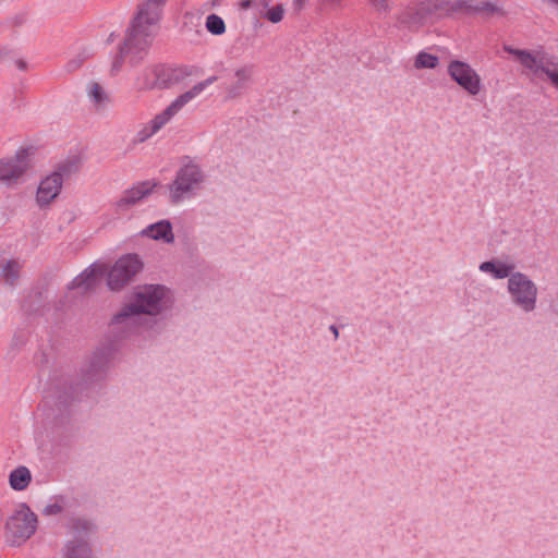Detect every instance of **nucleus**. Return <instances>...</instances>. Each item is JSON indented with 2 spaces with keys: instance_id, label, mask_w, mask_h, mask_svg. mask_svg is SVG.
I'll return each instance as SVG.
<instances>
[{
  "instance_id": "20",
  "label": "nucleus",
  "mask_w": 558,
  "mask_h": 558,
  "mask_svg": "<svg viewBox=\"0 0 558 558\" xmlns=\"http://www.w3.org/2000/svg\"><path fill=\"white\" fill-rule=\"evenodd\" d=\"M439 64V58L427 51H420L413 60L416 70H434Z\"/></svg>"
},
{
  "instance_id": "24",
  "label": "nucleus",
  "mask_w": 558,
  "mask_h": 558,
  "mask_svg": "<svg viewBox=\"0 0 558 558\" xmlns=\"http://www.w3.org/2000/svg\"><path fill=\"white\" fill-rule=\"evenodd\" d=\"M270 2H271V0H257V7H258L259 11L270 9L271 8Z\"/></svg>"
},
{
  "instance_id": "14",
  "label": "nucleus",
  "mask_w": 558,
  "mask_h": 558,
  "mask_svg": "<svg viewBox=\"0 0 558 558\" xmlns=\"http://www.w3.org/2000/svg\"><path fill=\"white\" fill-rule=\"evenodd\" d=\"M86 96L92 109L97 113H105L111 107L112 100L108 90L98 82L87 84Z\"/></svg>"
},
{
  "instance_id": "1",
  "label": "nucleus",
  "mask_w": 558,
  "mask_h": 558,
  "mask_svg": "<svg viewBox=\"0 0 558 558\" xmlns=\"http://www.w3.org/2000/svg\"><path fill=\"white\" fill-rule=\"evenodd\" d=\"M167 0H145L137 8L118 51L111 57L110 71L117 74L124 66L134 68L147 56L158 32Z\"/></svg>"
},
{
  "instance_id": "25",
  "label": "nucleus",
  "mask_w": 558,
  "mask_h": 558,
  "mask_svg": "<svg viewBox=\"0 0 558 558\" xmlns=\"http://www.w3.org/2000/svg\"><path fill=\"white\" fill-rule=\"evenodd\" d=\"M59 511H60V507L58 505H51V506H47L45 508V513H48V514L57 513Z\"/></svg>"
},
{
  "instance_id": "12",
  "label": "nucleus",
  "mask_w": 558,
  "mask_h": 558,
  "mask_svg": "<svg viewBox=\"0 0 558 558\" xmlns=\"http://www.w3.org/2000/svg\"><path fill=\"white\" fill-rule=\"evenodd\" d=\"M158 186L159 183L157 181L147 180L140 182L131 189L124 191L112 205L116 215H125L133 206L148 197Z\"/></svg>"
},
{
  "instance_id": "13",
  "label": "nucleus",
  "mask_w": 558,
  "mask_h": 558,
  "mask_svg": "<svg viewBox=\"0 0 558 558\" xmlns=\"http://www.w3.org/2000/svg\"><path fill=\"white\" fill-rule=\"evenodd\" d=\"M102 274V265L92 264L77 275L68 287L70 290H77L78 293L92 291L100 283Z\"/></svg>"
},
{
  "instance_id": "8",
  "label": "nucleus",
  "mask_w": 558,
  "mask_h": 558,
  "mask_svg": "<svg viewBox=\"0 0 558 558\" xmlns=\"http://www.w3.org/2000/svg\"><path fill=\"white\" fill-rule=\"evenodd\" d=\"M37 529V517L26 504H20L5 524V537L13 545L27 541Z\"/></svg>"
},
{
  "instance_id": "2",
  "label": "nucleus",
  "mask_w": 558,
  "mask_h": 558,
  "mask_svg": "<svg viewBox=\"0 0 558 558\" xmlns=\"http://www.w3.org/2000/svg\"><path fill=\"white\" fill-rule=\"evenodd\" d=\"M478 270L494 280H504L508 303L521 314H532L538 307L539 287L537 282L524 271L517 270L513 260L493 258L482 262Z\"/></svg>"
},
{
  "instance_id": "23",
  "label": "nucleus",
  "mask_w": 558,
  "mask_h": 558,
  "mask_svg": "<svg viewBox=\"0 0 558 558\" xmlns=\"http://www.w3.org/2000/svg\"><path fill=\"white\" fill-rule=\"evenodd\" d=\"M372 8L377 12H387L389 9L388 0H369Z\"/></svg>"
},
{
  "instance_id": "17",
  "label": "nucleus",
  "mask_w": 558,
  "mask_h": 558,
  "mask_svg": "<svg viewBox=\"0 0 558 558\" xmlns=\"http://www.w3.org/2000/svg\"><path fill=\"white\" fill-rule=\"evenodd\" d=\"M63 558H93L92 548L86 537H74L65 545Z\"/></svg>"
},
{
  "instance_id": "22",
  "label": "nucleus",
  "mask_w": 558,
  "mask_h": 558,
  "mask_svg": "<svg viewBox=\"0 0 558 558\" xmlns=\"http://www.w3.org/2000/svg\"><path fill=\"white\" fill-rule=\"evenodd\" d=\"M206 29L213 35H222L226 32L223 20L217 14H209L206 17Z\"/></svg>"
},
{
  "instance_id": "7",
  "label": "nucleus",
  "mask_w": 558,
  "mask_h": 558,
  "mask_svg": "<svg viewBox=\"0 0 558 558\" xmlns=\"http://www.w3.org/2000/svg\"><path fill=\"white\" fill-rule=\"evenodd\" d=\"M505 50L531 73L538 77L545 76L558 89V58L542 49L523 50L507 46Z\"/></svg>"
},
{
  "instance_id": "29",
  "label": "nucleus",
  "mask_w": 558,
  "mask_h": 558,
  "mask_svg": "<svg viewBox=\"0 0 558 558\" xmlns=\"http://www.w3.org/2000/svg\"><path fill=\"white\" fill-rule=\"evenodd\" d=\"M114 39V33H111L108 38H107V43H112Z\"/></svg>"
},
{
  "instance_id": "3",
  "label": "nucleus",
  "mask_w": 558,
  "mask_h": 558,
  "mask_svg": "<svg viewBox=\"0 0 558 558\" xmlns=\"http://www.w3.org/2000/svg\"><path fill=\"white\" fill-rule=\"evenodd\" d=\"M173 303L171 291L162 284H143L134 289L131 301L117 312L110 326L124 333L135 331L142 316L156 317L166 313Z\"/></svg>"
},
{
  "instance_id": "6",
  "label": "nucleus",
  "mask_w": 558,
  "mask_h": 558,
  "mask_svg": "<svg viewBox=\"0 0 558 558\" xmlns=\"http://www.w3.org/2000/svg\"><path fill=\"white\" fill-rule=\"evenodd\" d=\"M77 165L73 161L59 163L53 171L44 175L37 183L34 195L35 205L39 209H48L60 196L63 183L75 172Z\"/></svg>"
},
{
  "instance_id": "16",
  "label": "nucleus",
  "mask_w": 558,
  "mask_h": 558,
  "mask_svg": "<svg viewBox=\"0 0 558 558\" xmlns=\"http://www.w3.org/2000/svg\"><path fill=\"white\" fill-rule=\"evenodd\" d=\"M33 475L31 470L25 465H19L13 469L8 476L9 485L14 492H24L32 483Z\"/></svg>"
},
{
  "instance_id": "10",
  "label": "nucleus",
  "mask_w": 558,
  "mask_h": 558,
  "mask_svg": "<svg viewBox=\"0 0 558 558\" xmlns=\"http://www.w3.org/2000/svg\"><path fill=\"white\" fill-rule=\"evenodd\" d=\"M143 263L136 254L118 258L107 272V286L111 291L123 290L142 270Z\"/></svg>"
},
{
  "instance_id": "26",
  "label": "nucleus",
  "mask_w": 558,
  "mask_h": 558,
  "mask_svg": "<svg viewBox=\"0 0 558 558\" xmlns=\"http://www.w3.org/2000/svg\"><path fill=\"white\" fill-rule=\"evenodd\" d=\"M307 0H293V5L298 9H303Z\"/></svg>"
},
{
  "instance_id": "19",
  "label": "nucleus",
  "mask_w": 558,
  "mask_h": 558,
  "mask_svg": "<svg viewBox=\"0 0 558 558\" xmlns=\"http://www.w3.org/2000/svg\"><path fill=\"white\" fill-rule=\"evenodd\" d=\"M22 264L17 259H2L0 264V277L10 286H13L20 277Z\"/></svg>"
},
{
  "instance_id": "31",
  "label": "nucleus",
  "mask_w": 558,
  "mask_h": 558,
  "mask_svg": "<svg viewBox=\"0 0 558 558\" xmlns=\"http://www.w3.org/2000/svg\"><path fill=\"white\" fill-rule=\"evenodd\" d=\"M333 3L339 4L341 0H331Z\"/></svg>"
},
{
  "instance_id": "15",
  "label": "nucleus",
  "mask_w": 558,
  "mask_h": 558,
  "mask_svg": "<svg viewBox=\"0 0 558 558\" xmlns=\"http://www.w3.org/2000/svg\"><path fill=\"white\" fill-rule=\"evenodd\" d=\"M141 235L166 244H171L174 242L172 225L167 219H162L147 226L141 231Z\"/></svg>"
},
{
  "instance_id": "21",
  "label": "nucleus",
  "mask_w": 558,
  "mask_h": 558,
  "mask_svg": "<svg viewBox=\"0 0 558 558\" xmlns=\"http://www.w3.org/2000/svg\"><path fill=\"white\" fill-rule=\"evenodd\" d=\"M284 7L280 3L272 5L270 9L259 11V15L263 19L274 24L280 23L284 17Z\"/></svg>"
},
{
  "instance_id": "4",
  "label": "nucleus",
  "mask_w": 558,
  "mask_h": 558,
  "mask_svg": "<svg viewBox=\"0 0 558 558\" xmlns=\"http://www.w3.org/2000/svg\"><path fill=\"white\" fill-rule=\"evenodd\" d=\"M217 81L216 76H209L198 82L189 90L179 95L166 109L156 114L149 122L144 124L136 133L135 141L143 143L158 133L166 126L187 104L198 97L204 90Z\"/></svg>"
},
{
  "instance_id": "27",
  "label": "nucleus",
  "mask_w": 558,
  "mask_h": 558,
  "mask_svg": "<svg viewBox=\"0 0 558 558\" xmlns=\"http://www.w3.org/2000/svg\"><path fill=\"white\" fill-rule=\"evenodd\" d=\"M16 66L20 69V70H26V62L23 61V60H17L15 62Z\"/></svg>"
},
{
  "instance_id": "9",
  "label": "nucleus",
  "mask_w": 558,
  "mask_h": 558,
  "mask_svg": "<svg viewBox=\"0 0 558 558\" xmlns=\"http://www.w3.org/2000/svg\"><path fill=\"white\" fill-rule=\"evenodd\" d=\"M447 75L471 97L477 96L484 89L481 74L464 60H450L447 64Z\"/></svg>"
},
{
  "instance_id": "28",
  "label": "nucleus",
  "mask_w": 558,
  "mask_h": 558,
  "mask_svg": "<svg viewBox=\"0 0 558 558\" xmlns=\"http://www.w3.org/2000/svg\"><path fill=\"white\" fill-rule=\"evenodd\" d=\"M472 0H459V4L461 7H466V8H471L472 4H471Z\"/></svg>"
},
{
  "instance_id": "11",
  "label": "nucleus",
  "mask_w": 558,
  "mask_h": 558,
  "mask_svg": "<svg viewBox=\"0 0 558 558\" xmlns=\"http://www.w3.org/2000/svg\"><path fill=\"white\" fill-rule=\"evenodd\" d=\"M33 150L31 148H21L16 154L5 160L0 161V181L4 183H16L33 166Z\"/></svg>"
},
{
  "instance_id": "5",
  "label": "nucleus",
  "mask_w": 558,
  "mask_h": 558,
  "mask_svg": "<svg viewBox=\"0 0 558 558\" xmlns=\"http://www.w3.org/2000/svg\"><path fill=\"white\" fill-rule=\"evenodd\" d=\"M206 181L202 167L194 162L183 163L177 171L173 181L168 185V198L173 204H180L198 194Z\"/></svg>"
},
{
  "instance_id": "30",
  "label": "nucleus",
  "mask_w": 558,
  "mask_h": 558,
  "mask_svg": "<svg viewBox=\"0 0 558 558\" xmlns=\"http://www.w3.org/2000/svg\"><path fill=\"white\" fill-rule=\"evenodd\" d=\"M332 333H335L336 337H338V329L336 327H331Z\"/></svg>"
},
{
  "instance_id": "18",
  "label": "nucleus",
  "mask_w": 558,
  "mask_h": 558,
  "mask_svg": "<svg viewBox=\"0 0 558 558\" xmlns=\"http://www.w3.org/2000/svg\"><path fill=\"white\" fill-rule=\"evenodd\" d=\"M253 75V66L243 65L234 71L235 82L228 88V96L231 98L242 94Z\"/></svg>"
}]
</instances>
